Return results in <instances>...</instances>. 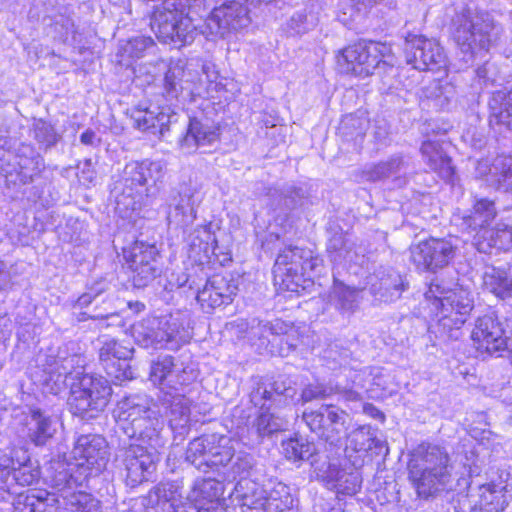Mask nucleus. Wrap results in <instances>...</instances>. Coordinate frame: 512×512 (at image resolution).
I'll use <instances>...</instances> for the list:
<instances>
[{
    "label": "nucleus",
    "mask_w": 512,
    "mask_h": 512,
    "mask_svg": "<svg viewBox=\"0 0 512 512\" xmlns=\"http://www.w3.org/2000/svg\"><path fill=\"white\" fill-rule=\"evenodd\" d=\"M335 389L332 384L310 383L306 385L298 400L308 403L314 400H321L334 395Z\"/></svg>",
    "instance_id": "59"
},
{
    "label": "nucleus",
    "mask_w": 512,
    "mask_h": 512,
    "mask_svg": "<svg viewBox=\"0 0 512 512\" xmlns=\"http://www.w3.org/2000/svg\"><path fill=\"white\" fill-rule=\"evenodd\" d=\"M157 405L146 394H134L122 399L115 410L121 429L131 439L151 447H163L164 422Z\"/></svg>",
    "instance_id": "6"
},
{
    "label": "nucleus",
    "mask_w": 512,
    "mask_h": 512,
    "mask_svg": "<svg viewBox=\"0 0 512 512\" xmlns=\"http://www.w3.org/2000/svg\"><path fill=\"white\" fill-rule=\"evenodd\" d=\"M198 377L196 364L171 355H159L151 362L149 380L159 388L158 401L173 431L183 434L190 422L188 397L190 386Z\"/></svg>",
    "instance_id": "2"
},
{
    "label": "nucleus",
    "mask_w": 512,
    "mask_h": 512,
    "mask_svg": "<svg viewBox=\"0 0 512 512\" xmlns=\"http://www.w3.org/2000/svg\"><path fill=\"white\" fill-rule=\"evenodd\" d=\"M497 211L493 201L486 198L477 199L473 206V212L464 216V222L472 230L487 229L488 225L496 216Z\"/></svg>",
    "instance_id": "47"
},
{
    "label": "nucleus",
    "mask_w": 512,
    "mask_h": 512,
    "mask_svg": "<svg viewBox=\"0 0 512 512\" xmlns=\"http://www.w3.org/2000/svg\"><path fill=\"white\" fill-rule=\"evenodd\" d=\"M312 469L316 478L328 488L331 484L337 483L340 477H344L343 474H350V469L353 468L351 466L343 468L341 465L320 459L312 461Z\"/></svg>",
    "instance_id": "51"
},
{
    "label": "nucleus",
    "mask_w": 512,
    "mask_h": 512,
    "mask_svg": "<svg viewBox=\"0 0 512 512\" xmlns=\"http://www.w3.org/2000/svg\"><path fill=\"white\" fill-rule=\"evenodd\" d=\"M163 176V165L159 161L145 159L127 163L110 192L116 212L125 218L150 204L158 191L156 184Z\"/></svg>",
    "instance_id": "4"
},
{
    "label": "nucleus",
    "mask_w": 512,
    "mask_h": 512,
    "mask_svg": "<svg viewBox=\"0 0 512 512\" xmlns=\"http://www.w3.org/2000/svg\"><path fill=\"white\" fill-rule=\"evenodd\" d=\"M59 419L41 409H32L30 421L27 424L28 437L36 446H42L50 440L57 431Z\"/></svg>",
    "instance_id": "33"
},
{
    "label": "nucleus",
    "mask_w": 512,
    "mask_h": 512,
    "mask_svg": "<svg viewBox=\"0 0 512 512\" xmlns=\"http://www.w3.org/2000/svg\"><path fill=\"white\" fill-rule=\"evenodd\" d=\"M239 442L228 436L205 434L193 439L186 450L185 459L200 471H212L220 479L205 478L195 482L193 496L197 512H233L222 498V481L246 479L254 467L249 453L236 451Z\"/></svg>",
    "instance_id": "1"
},
{
    "label": "nucleus",
    "mask_w": 512,
    "mask_h": 512,
    "mask_svg": "<svg viewBox=\"0 0 512 512\" xmlns=\"http://www.w3.org/2000/svg\"><path fill=\"white\" fill-rule=\"evenodd\" d=\"M476 75L484 84H494L499 80V69L495 63L486 61L476 69Z\"/></svg>",
    "instance_id": "60"
},
{
    "label": "nucleus",
    "mask_w": 512,
    "mask_h": 512,
    "mask_svg": "<svg viewBox=\"0 0 512 512\" xmlns=\"http://www.w3.org/2000/svg\"><path fill=\"white\" fill-rule=\"evenodd\" d=\"M305 192L294 185H285L282 188H271L267 194L268 205L277 216H287L296 207L302 205Z\"/></svg>",
    "instance_id": "35"
},
{
    "label": "nucleus",
    "mask_w": 512,
    "mask_h": 512,
    "mask_svg": "<svg viewBox=\"0 0 512 512\" xmlns=\"http://www.w3.org/2000/svg\"><path fill=\"white\" fill-rule=\"evenodd\" d=\"M44 168L43 157L30 144H21L15 155L0 149V173L6 177L12 176L13 171L22 184L33 181L34 176Z\"/></svg>",
    "instance_id": "15"
},
{
    "label": "nucleus",
    "mask_w": 512,
    "mask_h": 512,
    "mask_svg": "<svg viewBox=\"0 0 512 512\" xmlns=\"http://www.w3.org/2000/svg\"><path fill=\"white\" fill-rule=\"evenodd\" d=\"M482 280L484 288L498 298L512 297V266L507 269L487 267Z\"/></svg>",
    "instance_id": "39"
},
{
    "label": "nucleus",
    "mask_w": 512,
    "mask_h": 512,
    "mask_svg": "<svg viewBox=\"0 0 512 512\" xmlns=\"http://www.w3.org/2000/svg\"><path fill=\"white\" fill-rule=\"evenodd\" d=\"M425 300L436 311L437 322L430 326V332L444 341H456L463 335L462 327L474 307L472 293L463 287L450 288L434 278L426 292Z\"/></svg>",
    "instance_id": "5"
},
{
    "label": "nucleus",
    "mask_w": 512,
    "mask_h": 512,
    "mask_svg": "<svg viewBox=\"0 0 512 512\" xmlns=\"http://www.w3.org/2000/svg\"><path fill=\"white\" fill-rule=\"evenodd\" d=\"M297 389L289 379H277L272 383H258L250 394L254 406L268 410L280 409L295 404Z\"/></svg>",
    "instance_id": "19"
},
{
    "label": "nucleus",
    "mask_w": 512,
    "mask_h": 512,
    "mask_svg": "<svg viewBox=\"0 0 512 512\" xmlns=\"http://www.w3.org/2000/svg\"><path fill=\"white\" fill-rule=\"evenodd\" d=\"M337 483L331 484L328 489L335 490L344 495H354L361 488V475L356 469H350V474H343Z\"/></svg>",
    "instance_id": "57"
},
{
    "label": "nucleus",
    "mask_w": 512,
    "mask_h": 512,
    "mask_svg": "<svg viewBox=\"0 0 512 512\" xmlns=\"http://www.w3.org/2000/svg\"><path fill=\"white\" fill-rule=\"evenodd\" d=\"M259 416L253 422L249 429L252 435H255V441H261L264 437L270 436L275 432L282 430L285 426L283 419L270 412L267 408L260 409Z\"/></svg>",
    "instance_id": "48"
},
{
    "label": "nucleus",
    "mask_w": 512,
    "mask_h": 512,
    "mask_svg": "<svg viewBox=\"0 0 512 512\" xmlns=\"http://www.w3.org/2000/svg\"><path fill=\"white\" fill-rule=\"evenodd\" d=\"M209 287L222 294L226 301H233L234 296L237 294L238 286L231 276L213 275L208 279Z\"/></svg>",
    "instance_id": "58"
},
{
    "label": "nucleus",
    "mask_w": 512,
    "mask_h": 512,
    "mask_svg": "<svg viewBox=\"0 0 512 512\" xmlns=\"http://www.w3.org/2000/svg\"><path fill=\"white\" fill-rule=\"evenodd\" d=\"M294 499L290 488L284 483H277L264 497L259 506L249 508L251 512H290Z\"/></svg>",
    "instance_id": "41"
},
{
    "label": "nucleus",
    "mask_w": 512,
    "mask_h": 512,
    "mask_svg": "<svg viewBox=\"0 0 512 512\" xmlns=\"http://www.w3.org/2000/svg\"><path fill=\"white\" fill-rule=\"evenodd\" d=\"M33 137L45 149L55 146L60 139V135L56 132L54 126L43 119L34 121Z\"/></svg>",
    "instance_id": "55"
},
{
    "label": "nucleus",
    "mask_w": 512,
    "mask_h": 512,
    "mask_svg": "<svg viewBox=\"0 0 512 512\" xmlns=\"http://www.w3.org/2000/svg\"><path fill=\"white\" fill-rule=\"evenodd\" d=\"M504 29L487 11L467 6L453 19V39L462 64L458 69L472 66L498 46Z\"/></svg>",
    "instance_id": "3"
},
{
    "label": "nucleus",
    "mask_w": 512,
    "mask_h": 512,
    "mask_svg": "<svg viewBox=\"0 0 512 512\" xmlns=\"http://www.w3.org/2000/svg\"><path fill=\"white\" fill-rule=\"evenodd\" d=\"M456 95L455 86L447 79H435L420 89L422 101H429L436 109L443 110Z\"/></svg>",
    "instance_id": "40"
},
{
    "label": "nucleus",
    "mask_w": 512,
    "mask_h": 512,
    "mask_svg": "<svg viewBox=\"0 0 512 512\" xmlns=\"http://www.w3.org/2000/svg\"><path fill=\"white\" fill-rule=\"evenodd\" d=\"M405 55L408 64L420 71H439L447 66L443 47L434 39L423 35L406 38Z\"/></svg>",
    "instance_id": "14"
},
{
    "label": "nucleus",
    "mask_w": 512,
    "mask_h": 512,
    "mask_svg": "<svg viewBox=\"0 0 512 512\" xmlns=\"http://www.w3.org/2000/svg\"><path fill=\"white\" fill-rule=\"evenodd\" d=\"M281 447L282 454L287 460L293 462L310 461L311 465L313 460H320V457L316 453L315 444L301 436L283 440Z\"/></svg>",
    "instance_id": "45"
},
{
    "label": "nucleus",
    "mask_w": 512,
    "mask_h": 512,
    "mask_svg": "<svg viewBox=\"0 0 512 512\" xmlns=\"http://www.w3.org/2000/svg\"><path fill=\"white\" fill-rule=\"evenodd\" d=\"M178 77H179V71H176V69L170 68L165 73L164 86H165L167 94L170 97H176L178 94V85H179Z\"/></svg>",
    "instance_id": "63"
},
{
    "label": "nucleus",
    "mask_w": 512,
    "mask_h": 512,
    "mask_svg": "<svg viewBox=\"0 0 512 512\" xmlns=\"http://www.w3.org/2000/svg\"><path fill=\"white\" fill-rule=\"evenodd\" d=\"M377 437L370 425H362L352 430L347 436L346 448L355 452H367L373 449Z\"/></svg>",
    "instance_id": "53"
},
{
    "label": "nucleus",
    "mask_w": 512,
    "mask_h": 512,
    "mask_svg": "<svg viewBox=\"0 0 512 512\" xmlns=\"http://www.w3.org/2000/svg\"><path fill=\"white\" fill-rule=\"evenodd\" d=\"M112 389L101 376L84 374L74 385L68 399L70 411L83 419L95 418L108 404Z\"/></svg>",
    "instance_id": "10"
},
{
    "label": "nucleus",
    "mask_w": 512,
    "mask_h": 512,
    "mask_svg": "<svg viewBox=\"0 0 512 512\" xmlns=\"http://www.w3.org/2000/svg\"><path fill=\"white\" fill-rule=\"evenodd\" d=\"M123 255L129 266L160 262L159 251L155 244H148L138 240L131 247L124 248Z\"/></svg>",
    "instance_id": "49"
},
{
    "label": "nucleus",
    "mask_w": 512,
    "mask_h": 512,
    "mask_svg": "<svg viewBox=\"0 0 512 512\" xmlns=\"http://www.w3.org/2000/svg\"><path fill=\"white\" fill-rule=\"evenodd\" d=\"M289 28L295 33V34H303L307 32L311 25L307 22V15L303 11L295 12L289 22H288Z\"/></svg>",
    "instance_id": "61"
},
{
    "label": "nucleus",
    "mask_w": 512,
    "mask_h": 512,
    "mask_svg": "<svg viewBox=\"0 0 512 512\" xmlns=\"http://www.w3.org/2000/svg\"><path fill=\"white\" fill-rule=\"evenodd\" d=\"M156 44L149 36L139 35L120 44L117 57L119 63L130 66L133 61L154 52Z\"/></svg>",
    "instance_id": "42"
},
{
    "label": "nucleus",
    "mask_w": 512,
    "mask_h": 512,
    "mask_svg": "<svg viewBox=\"0 0 512 512\" xmlns=\"http://www.w3.org/2000/svg\"><path fill=\"white\" fill-rule=\"evenodd\" d=\"M99 341V360L107 375L113 381L129 379L131 372L128 370L127 360L131 358L133 349L105 336Z\"/></svg>",
    "instance_id": "20"
},
{
    "label": "nucleus",
    "mask_w": 512,
    "mask_h": 512,
    "mask_svg": "<svg viewBox=\"0 0 512 512\" xmlns=\"http://www.w3.org/2000/svg\"><path fill=\"white\" fill-rule=\"evenodd\" d=\"M187 241L193 251L208 254L214 252L217 245L215 234L211 231V224L200 225L196 227L187 238Z\"/></svg>",
    "instance_id": "52"
},
{
    "label": "nucleus",
    "mask_w": 512,
    "mask_h": 512,
    "mask_svg": "<svg viewBox=\"0 0 512 512\" xmlns=\"http://www.w3.org/2000/svg\"><path fill=\"white\" fill-rule=\"evenodd\" d=\"M388 47L373 41H359L339 51L336 56L337 67L342 74L358 77L372 75L376 69L386 65L383 60Z\"/></svg>",
    "instance_id": "11"
},
{
    "label": "nucleus",
    "mask_w": 512,
    "mask_h": 512,
    "mask_svg": "<svg viewBox=\"0 0 512 512\" xmlns=\"http://www.w3.org/2000/svg\"><path fill=\"white\" fill-rule=\"evenodd\" d=\"M196 299L201 305L203 311L207 313L217 307L231 303L230 301H226L224 297H222L221 293L219 294V292L213 290L212 287H209L208 280L206 281L205 286L201 290H198Z\"/></svg>",
    "instance_id": "56"
},
{
    "label": "nucleus",
    "mask_w": 512,
    "mask_h": 512,
    "mask_svg": "<svg viewBox=\"0 0 512 512\" xmlns=\"http://www.w3.org/2000/svg\"><path fill=\"white\" fill-rule=\"evenodd\" d=\"M475 176L485 178L497 190L512 192V156L498 155L493 161L487 158L477 161Z\"/></svg>",
    "instance_id": "25"
},
{
    "label": "nucleus",
    "mask_w": 512,
    "mask_h": 512,
    "mask_svg": "<svg viewBox=\"0 0 512 512\" xmlns=\"http://www.w3.org/2000/svg\"><path fill=\"white\" fill-rule=\"evenodd\" d=\"M55 490V492L42 489L16 491L10 500L16 512H62L61 492L58 489Z\"/></svg>",
    "instance_id": "22"
},
{
    "label": "nucleus",
    "mask_w": 512,
    "mask_h": 512,
    "mask_svg": "<svg viewBox=\"0 0 512 512\" xmlns=\"http://www.w3.org/2000/svg\"><path fill=\"white\" fill-rule=\"evenodd\" d=\"M74 463L65 467L58 465L51 484L59 489L72 484L84 485L90 477L99 475L109 460L108 444L104 437L97 434L80 435L72 449Z\"/></svg>",
    "instance_id": "7"
},
{
    "label": "nucleus",
    "mask_w": 512,
    "mask_h": 512,
    "mask_svg": "<svg viewBox=\"0 0 512 512\" xmlns=\"http://www.w3.org/2000/svg\"><path fill=\"white\" fill-rule=\"evenodd\" d=\"M133 126L153 135L163 136L169 124L177 121V113L171 106L136 108L131 112Z\"/></svg>",
    "instance_id": "24"
},
{
    "label": "nucleus",
    "mask_w": 512,
    "mask_h": 512,
    "mask_svg": "<svg viewBox=\"0 0 512 512\" xmlns=\"http://www.w3.org/2000/svg\"><path fill=\"white\" fill-rule=\"evenodd\" d=\"M471 338L481 356H501L509 348V337L503 323L494 312L487 313L476 320Z\"/></svg>",
    "instance_id": "13"
},
{
    "label": "nucleus",
    "mask_w": 512,
    "mask_h": 512,
    "mask_svg": "<svg viewBox=\"0 0 512 512\" xmlns=\"http://www.w3.org/2000/svg\"><path fill=\"white\" fill-rule=\"evenodd\" d=\"M444 141L439 138L427 139L422 142L420 151L425 164L446 182H453L455 168L452 159L443 148Z\"/></svg>",
    "instance_id": "28"
},
{
    "label": "nucleus",
    "mask_w": 512,
    "mask_h": 512,
    "mask_svg": "<svg viewBox=\"0 0 512 512\" xmlns=\"http://www.w3.org/2000/svg\"><path fill=\"white\" fill-rule=\"evenodd\" d=\"M489 110L491 126L504 125L512 130V89L493 92L489 100Z\"/></svg>",
    "instance_id": "38"
},
{
    "label": "nucleus",
    "mask_w": 512,
    "mask_h": 512,
    "mask_svg": "<svg viewBox=\"0 0 512 512\" xmlns=\"http://www.w3.org/2000/svg\"><path fill=\"white\" fill-rule=\"evenodd\" d=\"M122 512H182V508L175 504L172 485L159 484L149 491L146 498Z\"/></svg>",
    "instance_id": "30"
},
{
    "label": "nucleus",
    "mask_w": 512,
    "mask_h": 512,
    "mask_svg": "<svg viewBox=\"0 0 512 512\" xmlns=\"http://www.w3.org/2000/svg\"><path fill=\"white\" fill-rule=\"evenodd\" d=\"M159 447H144L141 444L131 443L121 454L122 463L126 471V482L131 487L149 480L156 469L159 460Z\"/></svg>",
    "instance_id": "16"
},
{
    "label": "nucleus",
    "mask_w": 512,
    "mask_h": 512,
    "mask_svg": "<svg viewBox=\"0 0 512 512\" xmlns=\"http://www.w3.org/2000/svg\"><path fill=\"white\" fill-rule=\"evenodd\" d=\"M409 479L420 498L428 499L452 490L448 452L441 446L422 443L415 448L409 462Z\"/></svg>",
    "instance_id": "8"
},
{
    "label": "nucleus",
    "mask_w": 512,
    "mask_h": 512,
    "mask_svg": "<svg viewBox=\"0 0 512 512\" xmlns=\"http://www.w3.org/2000/svg\"><path fill=\"white\" fill-rule=\"evenodd\" d=\"M85 364L86 360L83 355L69 354L67 348H60L56 356H48L45 371L49 374L50 380L64 382L73 373H75V377L82 374Z\"/></svg>",
    "instance_id": "29"
},
{
    "label": "nucleus",
    "mask_w": 512,
    "mask_h": 512,
    "mask_svg": "<svg viewBox=\"0 0 512 512\" xmlns=\"http://www.w3.org/2000/svg\"><path fill=\"white\" fill-rule=\"evenodd\" d=\"M132 271V281L136 288H144L160 276L162 269L160 262H151L146 265L129 266Z\"/></svg>",
    "instance_id": "54"
},
{
    "label": "nucleus",
    "mask_w": 512,
    "mask_h": 512,
    "mask_svg": "<svg viewBox=\"0 0 512 512\" xmlns=\"http://www.w3.org/2000/svg\"><path fill=\"white\" fill-rule=\"evenodd\" d=\"M367 286L376 300L392 302L397 300L406 289L399 272L391 267H379L367 277Z\"/></svg>",
    "instance_id": "23"
},
{
    "label": "nucleus",
    "mask_w": 512,
    "mask_h": 512,
    "mask_svg": "<svg viewBox=\"0 0 512 512\" xmlns=\"http://www.w3.org/2000/svg\"><path fill=\"white\" fill-rule=\"evenodd\" d=\"M408 170V161L401 155H392L385 161L369 166L364 170V177L369 181L393 178L400 180Z\"/></svg>",
    "instance_id": "36"
},
{
    "label": "nucleus",
    "mask_w": 512,
    "mask_h": 512,
    "mask_svg": "<svg viewBox=\"0 0 512 512\" xmlns=\"http://www.w3.org/2000/svg\"><path fill=\"white\" fill-rule=\"evenodd\" d=\"M203 72L205 73L206 78L209 82L208 87H207V94L209 96H212L213 91L218 92L221 89H223L224 84L222 83V78H220V76L218 75V73L216 71H212L210 73V67L207 65H204Z\"/></svg>",
    "instance_id": "64"
},
{
    "label": "nucleus",
    "mask_w": 512,
    "mask_h": 512,
    "mask_svg": "<svg viewBox=\"0 0 512 512\" xmlns=\"http://www.w3.org/2000/svg\"><path fill=\"white\" fill-rule=\"evenodd\" d=\"M311 432L331 444L338 442L346 432L348 414L332 404H323L318 409H306L302 414Z\"/></svg>",
    "instance_id": "12"
},
{
    "label": "nucleus",
    "mask_w": 512,
    "mask_h": 512,
    "mask_svg": "<svg viewBox=\"0 0 512 512\" xmlns=\"http://www.w3.org/2000/svg\"><path fill=\"white\" fill-rule=\"evenodd\" d=\"M160 330L161 319L159 317H148L133 326L132 335L141 347L161 349Z\"/></svg>",
    "instance_id": "43"
},
{
    "label": "nucleus",
    "mask_w": 512,
    "mask_h": 512,
    "mask_svg": "<svg viewBox=\"0 0 512 512\" xmlns=\"http://www.w3.org/2000/svg\"><path fill=\"white\" fill-rule=\"evenodd\" d=\"M166 289L173 291L174 289L184 288L187 285L190 289L193 288L192 284L189 282V276L183 271H174L167 278Z\"/></svg>",
    "instance_id": "62"
},
{
    "label": "nucleus",
    "mask_w": 512,
    "mask_h": 512,
    "mask_svg": "<svg viewBox=\"0 0 512 512\" xmlns=\"http://www.w3.org/2000/svg\"><path fill=\"white\" fill-rule=\"evenodd\" d=\"M29 463L30 457L27 451L16 449L15 465L9 480L13 490L17 491V486H29L40 477L39 469L33 468Z\"/></svg>",
    "instance_id": "44"
},
{
    "label": "nucleus",
    "mask_w": 512,
    "mask_h": 512,
    "mask_svg": "<svg viewBox=\"0 0 512 512\" xmlns=\"http://www.w3.org/2000/svg\"><path fill=\"white\" fill-rule=\"evenodd\" d=\"M83 485L72 484L59 489L52 484L53 489H58L62 497V512H102L101 502L90 493L76 490Z\"/></svg>",
    "instance_id": "34"
},
{
    "label": "nucleus",
    "mask_w": 512,
    "mask_h": 512,
    "mask_svg": "<svg viewBox=\"0 0 512 512\" xmlns=\"http://www.w3.org/2000/svg\"><path fill=\"white\" fill-rule=\"evenodd\" d=\"M323 260L314 256L310 249L289 246L277 256L273 274L288 288L291 284L299 285L304 279H311L321 274Z\"/></svg>",
    "instance_id": "9"
},
{
    "label": "nucleus",
    "mask_w": 512,
    "mask_h": 512,
    "mask_svg": "<svg viewBox=\"0 0 512 512\" xmlns=\"http://www.w3.org/2000/svg\"><path fill=\"white\" fill-rule=\"evenodd\" d=\"M220 140V127L208 119H190L184 137L180 140V147L185 153L200 149L203 153L216 149Z\"/></svg>",
    "instance_id": "21"
},
{
    "label": "nucleus",
    "mask_w": 512,
    "mask_h": 512,
    "mask_svg": "<svg viewBox=\"0 0 512 512\" xmlns=\"http://www.w3.org/2000/svg\"><path fill=\"white\" fill-rule=\"evenodd\" d=\"M455 247L450 240L430 238L410 247V260L420 271H436L454 258Z\"/></svg>",
    "instance_id": "17"
},
{
    "label": "nucleus",
    "mask_w": 512,
    "mask_h": 512,
    "mask_svg": "<svg viewBox=\"0 0 512 512\" xmlns=\"http://www.w3.org/2000/svg\"><path fill=\"white\" fill-rule=\"evenodd\" d=\"M201 192L194 186L182 185L168 212V222L185 229L196 218V209L202 202Z\"/></svg>",
    "instance_id": "26"
},
{
    "label": "nucleus",
    "mask_w": 512,
    "mask_h": 512,
    "mask_svg": "<svg viewBox=\"0 0 512 512\" xmlns=\"http://www.w3.org/2000/svg\"><path fill=\"white\" fill-rule=\"evenodd\" d=\"M327 253L335 266L343 265L350 273L358 275L359 270L368 265L367 247L363 243L346 238L342 233H335L327 243Z\"/></svg>",
    "instance_id": "18"
},
{
    "label": "nucleus",
    "mask_w": 512,
    "mask_h": 512,
    "mask_svg": "<svg viewBox=\"0 0 512 512\" xmlns=\"http://www.w3.org/2000/svg\"><path fill=\"white\" fill-rule=\"evenodd\" d=\"M15 451L0 448V502L10 501L16 493L9 483L15 465Z\"/></svg>",
    "instance_id": "50"
},
{
    "label": "nucleus",
    "mask_w": 512,
    "mask_h": 512,
    "mask_svg": "<svg viewBox=\"0 0 512 512\" xmlns=\"http://www.w3.org/2000/svg\"><path fill=\"white\" fill-rule=\"evenodd\" d=\"M162 348L174 350L186 344L192 338L189 316L187 313L176 312L160 317Z\"/></svg>",
    "instance_id": "27"
},
{
    "label": "nucleus",
    "mask_w": 512,
    "mask_h": 512,
    "mask_svg": "<svg viewBox=\"0 0 512 512\" xmlns=\"http://www.w3.org/2000/svg\"><path fill=\"white\" fill-rule=\"evenodd\" d=\"M510 500L511 495L508 494L506 486L489 483L479 487L476 506L480 512H503Z\"/></svg>",
    "instance_id": "37"
},
{
    "label": "nucleus",
    "mask_w": 512,
    "mask_h": 512,
    "mask_svg": "<svg viewBox=\"0 0 512 512\" xmlns=\"http://www.w3.org/2000/svg\"><path fill=\"white\" fill-rule=\"evenodd\" d=\"M289 325L281 319L264 321L253 319L249 325L248 334L251 339H258L261 345L270 343L269 336H281L287 334Z\"/></svg>",
    "instance_id": "46"
},
{
    "label": "nucleus",
    "mask_w": 512,
    "mask_h": 512,
    "mask_svg": "<svg viewBox=\"0 0 512 512\" xmlns=\"http://www.w3.org/2000/svg\"><path fill=\"white\" fill-rule=\"evenodd\" d=\"M361 289L345 284L333 272V285L329 293L331 305L343 316H351L359 308Z\"/></svg>",
    "instance_id": "31"
},
{
    "label": "nucleus",
    "mask_w": 512,
    "mask_h": 512,
    "mask_svg": "<svg viewBox=\"0 0 512 512\" xmlns=\"http://www.w3.org/2000/svg\"><path fill=\"white\" fill-rule=\"evenodd\" d=\"M475 246L481 253H491L493 248L508 251L512 249V226L498 223L493 228L477 231Z\"/></svg>",
    "instance_id": "32"
}]
</instances>
